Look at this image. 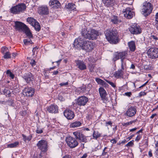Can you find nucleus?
Instances as JSON below:
<instances>
[{
	"instance_id": "f257e3e1",
	"label": "nucleus",
	"mask_w": 158,
	"mask_h": 158,
	"mask_svg": "<svg viewBox=\"0 0 158 158\" xmlns=\"http://www.w3.org/2000/svg\"><path fill=\"white\" fill-rule=\"evenodd\" d=\"M74 46L76 48H81L87 52L92 51L94 48L93 44L89 41H86V40L81 37L76 39L73 43Z\"/></svg>"
},
{
	"instance_id": "f03ea898",
	"label": "nucleus",
	"mask_w": 158,
	"mask_h": 158,
	"mask_svg": "<svg viewBox=\"0 0 158 158\" xmlns=\"http://www.w3.org/2000/svg\"><path fill=\"white\" fill-rule=\"evenodd\" d=\"M104 33L106 39L110 43L115 44L118 42L119 40L116 31L108 29Z\"/></svg>"
},
{
	"instance_id": "7ed1b4c3",
	"label": "nucleus",
	"mask_w": 158,
	"mask_h": 158,
	"mask_svg": "<svg viewBox=\"0 0 158 158\" xmlns=\"http://www.w3.org/2000/svg\"><path fill=\"white\" fill-rule=\"evenodd\" d=\"M128 55V52L127 51L121 52H116L114 55L113 60L115 61L120 58L121 61V68L123 70L124 69V66L126 65V61L128 60L126 59Z\"/></svg>"
},
{
	"instance_id": "20e7f679",
	"label": "nucleus",
	"mask_w": 158,
	"mask_h": 158,
	"mask_svg": "<svg viewBox=\"0 0 158 158\" xmlns=\"http://www.w3.org/2000/svg\"><path fill=\"white\" fill-rule=\"evenodd\" d=\"M81 34L85 38L94 40L96 39L99 35V33L98 31L94 29H91L87 31L84 29L82 30Z\"/></svg>"
},
{
	"instance_id": "39448f33",
	"label": "nucleus",
	"mask_w": 158,
	"mask_h": 158,
	"mask_svg": "<svg viewBox=\"0 0 158 158\" xmlns=\"http://www.w3.org/2000/svg\"><path fill=\"white\" fill-rule=\"evenodd\" d=\"M153 9L152 6L149 2H146L143 3V6L141 9V13L145 16L149 15L152 12Z\"/></svg>"
},
{
	"instance_id": "423d86ee",
	"label": "nucleus",
	"mask_w": 158,
	"mask_h": 158,
	"mask_svg": "<svg viewBox=\"0 0 158 158\" xmlns=\"http://www.w3.org/2000/svg\"><path fill=\"white\" fill-rule=\"evenodd\" d=\"M26 6L24 3L19 4L15 6L12 7L10 11L11 13L14 14H19L22 12L26 9Z\"/></svg>"
},
{
	"instance_id": "0eeeda50",
	"label": "nucleus",
	"mask_w": 158,
	"mask_h": 158,
	"mask_svg": "<svg viewBox=\"0 0 158 158\" xmlns=\"http://www.w3.org/2000/svg\"><path fill=\"white\" fill-rule=\"evenodd\" d=\"M148 57L152 59L158 57V48H149L147 52Z\"/></svg>"
},
{
	"instance_id": "6e6552de",
	"label": "nucleus",
	"mask_w": 158,
	"mask_h": 158,
	"mask_svg": "<svg viewBox=\"0 0 158 158\" xmlns=\"http://www.w3.org/2000/svg\"><path fill=\"white\" fill-rule=\"evenodd\" d=\"M68 145L71 148H73L77 146L78 143L75 139L71 136L67 137L66 139Z\"/></svg>"
},
{
	"instance_id": "1a4fd4ad",
	"label": "nucleus",
	"mask_w": 158,
	"mask_h": 158,
	"mask_svg": "<svg viewBox=\"0 0 158 158\" xmlns=\"http://www.w3.org/2000/svg\"><path fill=\"white\" fill-rule=\"evenodd\" d=\"M47 142L44 140H41L39 141L37 144V146L38 148L43 152L47 151Z\"/></svg>"
},
{
	"instance_id": "9d476101",
	"label": "nucleus",
	"mask_w": 158,
	"mask_h": 158,
	"mask_svg": "<svg viewBox=\"0 0 158 158\" xmlns=\"http://www.w3.org/2000/svg\"><path fill=\"white\" fill-rule=\"evenodd\" d=\"M129 31L131 34H138L141 32V28L137 24H134L129 28Z\"/></svg>"
},
{
	"instance_id": "9b49d317",
	"label": "nucleus",
	"mask_w": 158,
	"mask_h": 158,
	"mask_svg": "<svg viewBox=\"0 0 158 158\" xmlns=\"http://www.w3.org/2000/svg\"><path fill=\"white\" fill-rule=\"evenodd\" d=\"M123 12L124 16L128 19L132 18L135 15V13L131 11V9L129 7L123 10Z\"/></svg>"
},
{
	"instance_id": "f8f14e48",
	"label": "nucleus",
	"mask_w": 158,
	"mask_h": 158,
	"mask_svg": "<svg viewBox=\"0 0 158 158\" xmlns=\"http://www.w3.org/2000/svg\"><path fill=\"white\" fill-rule=\"evenodd\" d=\"M23 78L27 83H30L32 81L34 78V77L30 72H27L25 73L22 77Z\"/></svg>"
},
{
	"instance_id": "ddd939ff",
	"label": "nucleus",
	"mask_w": 158,
	"mask_h": 158,
	"mask_svg": "<svg viewBox=\"0 0 158 158\" xmlns=\"http://www.w3.org/2000/svg\"><path fill=\"white\" fill-rule=\"evenodd\" d=\"M73 134L77 139H78L81 142H86V139L81 133L79 131L74 132Z\"/></svg>"
},
{
	"instance_id": "4468645a",
	"label": "nucleus",
	"mask_w": 158,
	"mask_h": 158,
	"mask_svg": "<svg viewBox=\"0 0 158 158\" xmlns=\"http://www.w3.org/2000/svg\"><path fill=\"white\" fill-rule=\"evenodd\" d=\"M88 101V98L85 96H81L77 99V104L80 106H84Z\"/></svg>"
},
{
	"instance_id": "2eb2a0df",
	"label": "nucleus",
	"mask_w": 158,
	"mask_h": 158,
	"mask_svg": "<svg viewBox=\"0 0 158 158\" xmlns=\"http://www.w3.org/2000/svg\"><path fill=\"white\" fill-rule=\"evenodd\" d=\"M65 117L68 119H72L75 116L74 112L70 110L66 109L64 112Z\"/></svg>"
},
{
	"instance_id": "dca6fc26",
	"label": "nucleus",
	"mask_w": 158,
	"mask_h": 158,
	"mask_svg": "<svg viewBox=\"0 0 158 158\" xmlns=\"http://www.w3.org/2000/svg\"><path fill=\"white\" fill-rule=\"evenodd\" d=\"M34 89L31 87L25 88L23 90V94L27 96L31 97L34 93Z\"/></svg>"
},
{
	"instance_id": "f3484780",
	"label": "nucleus",
	"mask_w": 158,
	"mask_h": 158,
	"mask_svg": "<svg viewBox=\"0 0 158 158\" xmlns=\"http://www.w3.org/2000/svg\"><path fill=\"white\" fill-rule=\"evenodd\" d=\"M38 12L40 15H48L49 13L48 9L46 6H42L38 8Z\"/></svg>"
},
{
	"instance_id": "a211bd4d",
	"label": "nucleus",
	"mask_w": 158,
	"mask_h": 158,
	"mask_svg": "<svg viewBox=\"0 0 158 158\" xmlns=\"http://www.w3.org/2000/svg\"><path fill=\"white\" fill-rule=\"evenodd\" d=\"M136 112V108L134 106H131L127 111L126 114L127 116L131 117L135 114Z\"/></svg>"
},
{
	"instance_id": "6ab92c4d",
	"label": "nucleus",
	"mask_w": 158,
	"mask_h": 158,
	"mask_svg": "<svg viewBox=\"0 0 158 158\" xmlns=\"http://www.w3.org/2000/svg\"><path fill=\"white\" fill-rule=\"evenodd\" d=\"M47 110L50 113H56L58 111V107L56 105H52L47 107Z\"/></svg>"
},
{
	"instance_id": "aec40b11",
	"label": "nucleus",
	"mask_w": 158,
	"mask_h": 158,
	"mask_svg": "<svg viewBox=\"0 0 158 158\" xmlns=\"http://www.w3.org/2000/svg\"><path fill=\"white\" fill-rule=\"evenodd\" d=\"M15 23V27L18 30L23 31L27 27L25 24L20 22L16 21Z\"/></svg>"
},
{
	"instance_id": "412c9836",
	"label": "nucleus",
	"mask_w": 158,
	"mask_h": 158,
	"mask_svg": "<svg viewBox=\"0 0 158 158\" xmlns=\"http://www.w3.org/2000/svg\"><path fill=\"white\" fill-rule=\"evenodd\" d=\"M104 6L107 7H112L114 5L115 0H102Z\"/></svg>"
},
{
	"instance_id": "4be33fe9",
	"label": "nucleus",
	"mask_w": 158,
	"mask_h": 158,
	"mask_svg": "<svg viewBox=\"0 0 158 158\" xmlns=\"http://www.w3.org/2000/svg\"><path fill=\"white\" fill-rule=\"evenodd\" d=\"M50 6H52L54 8H58L60 6V4L57 0H50L49 2Z\"/></svg>"
},
{
	"instance_id": "5701e85b",
	"label": "nucleus",
	"mask_w": 158,
	"mask_h": 158,
	"mask_svg": "<svg viewBox=\"0 0 158 158\" xmlns=\"http://www.w3.org/2000/svg\"><path fill=\"white\" fill-rule=\"evenodd\" d=\"M76 64L80 70H83L86 69V66L83 61L77 60L76 61Z\"/></svg>"
},
{
	"instance_id": "b1692460",
	"label": "nucleus",
	"mask_w": 158,
	"mask_h": 158,
	"mask_svg": "<svg viewBox=\"0 0 158 158\" xmlns=\"http://www.w3.org/2000/svg\"><path fill=\"white\" fill-rule=\"evenodd\" d=\"M99 91L101 98L102 99H106L107 94L105 90L103 88L100 87L99 89Z\"/></svg>"
},
{
	"instance_id": "393cba45",
	"label": "nucleus",
	"mask_w": 158,
	"mask_h": 158,
	"mask_svg": "<svg viewBox=\"0 0 158 158\" xmlns=\"http://www.w3.org/2000/svg\"><path fill=\"white\" fill-rule=\"evenodd\" d=\"M128 45L130 50L132 52L134 51L135 49V42L131 41L128 43Z\"/></svg>"
},
{
	"instance_id": "a878e982",
	"label": "nucleus",
	"mask_w": 158,
	"mask_h": 158,
	"mask_svg": "<svg viewBox=\"0 0 158 158\" xmlns=\"http://www.w3.org/2000/svg\"><path fill=\"white\" fill-rule=\"evenodd\" d=\"M114 76L115 77L117 78L121 77L123 76L122 70H119L116 71L114 74Z\"/></svg>"
},
{
	"instance_id": "bb28decb",
	"label": "nucleus",
	"mask_w": 158,
	"mask_h": 158,
	"mask_svg": "<svg viewBox=\"0 0 158 158\" xmlns=\"http://www.w3.org/2000/svg\"><path fill=\"white\" fill-rule=\"evenodd\" d=\"M95 80L99 84L104 86H106L107 85V84L106 83L100 78H96Z\"/></svg>"
},
{
	"instance_id": "cd10ccee",
	"label": "nucleus",
	"mask_w": 158,
	"mask_h": 158,
	"mask_svg": "<svg viewBox=\"0 0 158 158\" xmlns=\"http://www.w3.org/2000/svg\"><path fill=\"white\" fill-rule=\"evenodd\" d=\"M66 8L71 10H74L76 8L75 5L72 3H69L66 6Z\"/></svg>"
},
{
	"instance_id": "c85d7f7f",
	"label": "nucleus",
	"mask_w": 158,
	"mask_h": 158,
	"mask_svg": "<svg viewBox=\"0 0 158 158\" xmlns=\"http://www.w3.org/2000/svg\"><path fill=\"white\" fill-rule=\"evenodd\" d=\"M12 92V91L11 89L10 90L7 89H4L3 91L4 94L6 95V96L8 97L10 96Z\"/></svg>"
},
{
	"instance_id": "c756f323",
	"label": "nucleus",
	"mask_w": 158,
	"mask_h": 158,
	"mask_svg": "<svg viewBox=\"0 0 158 158\" xmlns=\"http://www.w3.org/2000/svg\"><path fill=\"white\" fill-rule=\"evenodd\" d=\"M110 19V21L114 24H117L119 22L118 17L116 16H112L111 17Z\"/></svg>"
},
{
	"instance_id": "7c9ffc66",
	"label": "nucleus",
	"mask_w": 158,
	"mask_h": 158,
	"mask_svg": "<svg viewBox=\"0 0 158 158\" xmlns=\"http://www.w3.org/2000/svg\"><path fill=\"white\" fill-rule=\"evenodd\" d=\"M81 125V123L80 122L76 121L71 124L70 127L72 128L77 127L80 126Z\"/></svg>"
},
{
	"instance_id": "2f4dec72",
	"label": "nucleus",
	"mask_w": 158,
	"mask_h": 158,
	"mask_svg": "<svg viewBox=\"0 0 158 158\" xmlns=\"http://www.w3.org/2000/svg\"><path fill=\"white\" fill-rule=\"evenodd\" d=\"M23 31H25L26 35L27 36H28L29 38L32 37V34L27 27H26V29H25Z\"/></svg>"
},
{
	"instance_id": "473e14b6",
	"label": "nucleus",
	"mask_w": 158,
	"mask_h": 158,
	"mask_svg": "<svg viewBox=\"0 0 158 158\" xmlns=\"http://www.w3.org/2000/svg\"><path fill=\"white\" fill-rule=\"evenodd\" d=\"M19 143L18 142H15L14 143L8 144L7 147L8 148H13L16 147L19 145Z\"/></svg>"
},
{
	"instance_id": "72a5a7b5",
	"label": "nucleus",
	"mask_w": 158,
	"mask_h": 158,
	"mask_svg": "<svg viewBox=\"0 0 158 158\" xmlns=\"http://www.w3.org/2000/svg\"><path fill=\"white\" fill-rule=\"evenodd\" d=\"M27 20V22L32 26L36 22L35 19L31 17L28 18Z\"/></svg>"
},
{
	"instance_id": "f704fd0d",
	"label": "nucleus",
	"mask_w": 158,
	"mask_h": 158,
	"mask_svg": "<svg viewBox=\"0 0 158 158\" xmlns=\"http://www.w3.org/2000/svg\"><path fill=\"white\" fill-rule=\"evenodd\" d=\"M32 26L34 27L35 29L37 31H39L40 29V25L39 23L37 21Z\"/></svg>"
},
{
	"instance_id": "c9c22d12",
	"label": "nucleus",
	"mask_w": 158,
	"mask_h": 158,
	"mask_svg": "<svg viewBox=\"0 0 158 158\" xmlns=\"http://www.w3.org/2000/svg\"><path fill=\"white\" fill-rule=\"evenodd\" d=\"M22 136L23 137V140L25 142H26L27 141H29L31 139V136H28L27 137L23 134H22Z\"/></svg>"
},
{
	"instance_id": "e433bc0d",
	"label": "nucleus",
	"mask_w": 158,
	"mask_h": 158,
	"mask_svg": "<svg viewBox=\"0 0 158 158\" xmlns=\"http://www.w3.org/2000/svg\"><path fill=\"white\" fill-rule=\"evenodd\" d=\"M101 136V134L98 131H94V133L93 134V137L95 138L96 139H97L99 137Z\"/></svg>"
},
{
	"instance_id": "4c0bfd02",
	"label": "nucleus",
	"mask_w": 158,
	"mask_h": 158,
	"mask_svg": "<svg viewBox=\"0 0 158 158\" xmlns=\"http://www.w3.org/2000/svg\"><path fill=\"white\" fill-rule=\"evenodd\" d=\"M6 73L8 76H9V77H11V79H13L14 78V75L10 70H8L6 71Z\"/></svg>"
},
{
	"instance_id": "58836bf2",
	"label": "nucleus",
	"mask_w": 158,
	"mask_h": 158,
	"mask_svg": "<svg viewBox=\"0 0 158 158\" xmlns=\"http://www.w3.org/2000/svg\"><path fill=\"white\" fill-rule=\"evenodd\" d=\"M4 58L5 59H9L11 58V54L9 51L4 53Z\"/></svg>"
},
{
	"instance_id": "ea45409f",
	"label": "nucleus",
	"mask_w": 158,
	"mask_h": 158,
	"mask_svg": "<svg viewBox=\"0 0 158 158\" xmlns=\"http://www.w3.org/2000/svg\"><path fill=\"white\" fill-rule=\"evenodd\" d=\"M8 51H9L8 48L6 47H2L1 49L2 53L3 54Z\"/></svg>"
},
{
	"instance_id": "a19ab883",
	"label": "nucleus",
	"mask_w": 158,
	"mask_h": 158,
	"mask_svg": "<svg viewBox=\"0 0 158 158\" xmlns=\"http://www.w3.org/2000/svg\"><path fill=\"white\" fill-rule=\"evenodd\" d=\"M155 21V26L158 30V13H157L156 15Z\"/></svg>"
},
{
	"instance_id": "79ce46f5",
	"label": "nucleus",
	"mask_w": 158,
	"mask_h": 158,
	"mask_svg": "<svg viewBox=\"0 0 158 158\" xmlns=\"http://www.w3.org/2000/svg\"><path fill=\"white\" fill-rule=\"evenodd\" d=\"M134 140H132L129 142L127 144L125 145V146L127 147H132L134 145Z\"/></svg>"
},
{
	"instance_id": "37998d69",
	"label": "nucleus",
	"mask_w": 158,
	"mask_h": 158,
	"mask_svg": "<svg viewBox=\"0 0 158 158\" xmlns=\"http://www.w3.org/2000/svg\"><path fill=\"white\" fill-rule=\"evenodd\" d=\"M156 152L155 153L156 156L158 157V141L155 144Z\"/></svg>"
},
{
	"instance_id": "c03bdc74",
	"label": "nucleus",
	"mask_w": 158,
	"mask_h": 158,
	"mask_svg": "<svg viewBox=\"0 0 158 158\" xmlns=\"http://www.w3.org/2000/svg\"><path fill=\"white\" fill-rule=\"evenodd\" d=\"M23 42L25 44L27 45L28 43H31V42H32V41L30 39V38H29V39H24L23 40Z\"/></svg>"
},
{
	"instance_id": "a18cd8bd",
	"label": "nucleus",
	"mask_w": 158,
	"mask_h": 158,
	"mask_svg": "<svg viewBox=\"0 0 158 158\" xmlns=\"http://www.w3.org/2000/svg\"><path fill=\"white\" fill-rule=\"evenodd\" d=\"M106 81L107 83L110 84L113 87H115V85L113 82L107 80H106Z\"/></svg>"
},
{
	"instance_id": "49530a36",
	"label": "nucleus",
	"mask_w": 158,
	"mask_h": 158,
	"mask_svg": "<svg viewBox=\"0 0 158 158\" xmlns=\"http://www.w3.org/2000/svg\"><path fill=\"white\" fill-rule=\"evenodd\" d=\"M79 89H81V90L82 92H85L86 90V88L85 86H83L81 87Z\"/></svg>"
},
{
	"instance_id": "de8ad7c7",
	"label": "nucleus",
	"mask_w": 158,
	"mask_h": 158,
	"mask_svg": "<svg viewBox=\"0 0 158 158\" xmlns=\"http://www.w3.org/2000/svg\"><path fill=\"white\" fill-rule=\"evenodd\" d=\"M141 138V136L139 134H138V135L137 136L135 139V141L138 142L140 139Z\"/></svg>"
},
{
	"instance_id": "09e8293b",
	"label": "nucleus",
	"mask_w": 158,
	"mask_h": 158,
	"mask_svg": "<svg viewBox=\"0 0 158 158\" xmlns=\"http://www.w3.org/2000/svg\"><path fill=\"white\" fill-rule=\"evenodd\" d=\"M30 64L32 66H34L35 65V61L34 60H32L30 62Z\"/></svg>"
},
{
	"instance_id": "8fccbe9b",
	"label": "nucleus",
	"mask_w": 158,
	"mask_h": 158,
	"mask_svg": "<svg viewBox=\"0 0 158 158\" xmlns=\"http://www.w3.org/2000/svg\"><path fill=\"white\" fill-rule=\"evenodd\" d=\"M20 114L21 115L24 116L25 115L27 114V112L26 110H24L23 111H20Z\"/></svg>"
},
{
	"instance_id": "3c124183",
	"label": "nucleus",
	"mask_w": 158,
	"mask_h": 158,
	"mask_svg": "<svg viewBox=\"0 0 158 158\" xmlns=\"http://www.w3.org/2000/svg\"><path fill=\"white\" fill-rule=\"evenodd\" d=\"M36 132L38 134H40L43 132V130L42 129H40L37 127L36 130Z\"/></svg>"
},
{
	"instance_id": "603ef678",
	"label": "nucleus",
	"mask_w": 158,
	"mask_h": 158,
	"mask_svg": "<svg viewBox=\"0 0 158 158\" xmlns=\"http://www.w3.org/2000/svg\"><path fill=\"white\" fill-rule=\"evenodd\" d=\"M68 82H62L60 84V86H65L68 85Z\"/></svg>"
},
{
	"instance_id": "864d4df0",
	"label": "nucleus",
	"mask_w": 158,
	"mask_h": 158,
	"mask_svg": "<svg viewBox=\"0 0 158 158\" xmlns=\"http://www.w3.org/2000/svg\"><path fill=\"white\" fill-rule=\"evenodd\" d=\"M124 94L126 96L130 97L131 96L132 94H131V92H127L125 93Z\"/></svg>"
},
{
	"instance_id": "5fc2aeb1",
	"label": "nucleus",
	"mask_w": 158,
	"mask_h": 158,
	"mask_svg": "<svg viewBox=\"0 0 158 158\" xmlns=\"http://www.w3.org/2000/svg\"><path fill=\"white\" fill-rule=\"evenodd\" d=\"M146 93L144 92H141L139 94V96L141 97L142 96H144L146 95Z\"/></svg>"
},
{
	"instance_id": "6e6d98bb",
	"label": "nucleus",
	"mask_w": 158,
	"mask_h": 158,
	"mask_svg": "<svg viewBox=\"0 0 158 158\" xmlns=\"http://www.w3.org/2000/svg\"><path fill=\"white\" fill-rule=\"evenodd\" d=\"M151 38L152 39H153L154 40H158V38L156 36L153 35H152L151 36Z\"/></svg>"
},
{
	"instance_id": "4d7b16f0",
	"label": "nucleus",
	"mask_w": 158,
	"mask_h": 158,
	"mask_svg": "<svg viewBox=\"0 0 158 158\" xmlns=\"http://www.w3.org/2000/svg\"><path fill=\"white\" fill-rule=\"evenodd\" d=\"M105 123H106V126H108V125H110L111 126L112 123L111 121H110L108 122H106Z\"/></svg>"
},
{
	"instance_id": "13d9d810",
	"label": "nucleus",
	"mask_w": 158,
	"mask_h": 158,
	"mask_svg": "<svg viewBox=\"0 0 158 158\" xmlns=\"http://www.w3.org/2000/svg\"><path fill=\"white\" fill-rule=\"evenodd\" d=\"M38 49V48L37 47H35L32 50V52H33V55H34L35 53V51Z\"/></svg>"
},
{
	"instance_id": "bf43d9fd",
	"label": "nucleus",
	"mask_w": 158,
	"mask_h": 158,
	"mask_svg": "<svg viewBox=\"0 0 158 158\" xmlns=\"http://www.w3.org/2000/svg\"><path fill=\"white\" fill-rule=\"evenodd\" d=\"M110 142L113 143H116V141L114 139H113L110 140Z\"/></svg>"
},
{
	"instance_id": "052dcab7",
	"label": "nucleus",
	"mask_w": 158,
	"mask_h": 158,
	"mask_svg": "<svg viewBox=\"0 0 158 158\" xmlns=\"http://www.w3.org/2000/svg\"><path fill=\"white\" fill-rule=\"evenodd\" d=\"M134 135H131L129 136L127 138V141H128L130 140V139H131L134 136Z\"/></svg>"
},
{
	"instance_id": "680f3d73",
	"label": "nucleus",
	"mask_w": 158,
	"mask_h": 158,
	"mask_svg": "<svg viewBox=\"0 0 158 158\" xmlns=\"http://www.w3.org/2000/svg\"><path fill=\"white\" fill-rule=\"evenodd\" d=\"M87 156V153L84 154L81 158H86Z\"/></svg>"
},
{
	"instance_id": "e2e57ef3",
	"label": "nucleus",
	"mask_w": 158,
	"mask_h": 158,
	"mask_svg": "<svg viewBox=\"0 0 158 158\" xmlns=\"http://www.w3.org/2000/svg\"><path fill=\"white\" fill-rule=\"evenodd\" d=\"M135 66L133 64H132L130 66V68L132 69H135Z\"/></svg>"
},
{
	"instance_id": "0e129e2a",
	"label": "nucleus",
	"mask_w": 158,
	"mask_h": 158,
	"mask_svg": "<svg viewBox=\"0 0 158 158\" xmlns=\"http://www.w3.org/2000/svg\"><path fill=\"white\" fill-rule=\"evenodd\" d=\"M137 129V128L136 127H135L134 128H132V129H131L130 130V132H132L135 131L136 129Z\"/></svg>"
},
{
	"instance_id": "69168bd1",
	"label": "nucleus",
	"mask_w": 158,
	"mask_h": 158,
	"mask_svg": "<svg viewBox=\"0 0 158 158\" xmlns=\"http://www.w3.org/2000/svg\"><path fill=\"white\" fill-rule=\"evenodd\" d=\"M143 131V129H141L138 131L136 133V134H139V133H142Z\"/></svg>"
},
{
	"instance_id": "338daca9",
	"label": "nucleus",
	"mask_w": 158,
	"mask_h": 158,
	"mask_svg": "<svg viewBox=\"0 0 158 158\" xmlns=\"http://www.w3.org/2000/svg\"><path fill=\"white\" fill-rule=\"evenodd\" d=\"M148 155L150 157H151L152 156V154L151 151H150L148 152Z\"/></svg>"
},
{
	"instance_id": "774afa93",
	"label": "nucleus",
	"mask_w": 158,
	"mask_h": 158,
	"mask_svg": "<svg viewBox=\"0 0 158 158\" xmlns=\"http://www.w3.org/2000/svg\"><path fill=\"white\" fill-rule=\"evenodd\" d=\"M107 153V152H106L104 150L103 151V152L102 154V156H105Z\"/></svg>"
}]
</instances>
